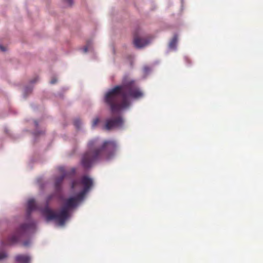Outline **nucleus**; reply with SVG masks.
<instances>
[{
	"instance_id": "obj_1",
	"label": "nucleus",
	"mask_w": 263,
	"mask_h": 263,
	"mask_svg": "<svg viewBox=\"0 0 263 263\" xmlns=\"http://www.w3.org/2000/svg\"><path fill=\"white\" fill-rule=\"evenodd\" d=\"M143 96V92L135 81L124 80L121 85L116 86L106 93L104 101L114 114L129 107L131 103L130 98L139 99Z\"/></svg>"
},
{
	"instance_id": "obj_2",
	"label": "nucleus",
	"mask_w": 263,
	"mask_h": 263,
	"mask_svg": "<svg viewBox=\"0 0 263 263\" xmlns=\"http://www.w3.org/2000/svg\"><path fill=\"white\" fill-rule=\"evenodd\" d=\"M117 147L115 141H105L100 148L88 151L83 155L81 160L82 166L88 168L96 161L103 158H109L116 151Z\"/></svg>"
},
{
	"instance_id": "obj_3",
	"label": "nucleus",
	"mask_w": 263,
	"mask_h": 263,
	"mask_svg": "<svg viewBox=\"0 0 263 263\" xmlns=\"http://www.w3.org/2000/svg\"><path fill=\"white\" fill-rule=\"evenodd\" d=\"M84 197H80L79 193L76 196L65 199L64 206L61 208L59 213H56L47 205L42 210V214L45 216L47 221L55 220L59 225L63 226L69 217V210L76 208Z\"/></svg>"
},
{
	"instance_id": "obj_4",
	"label": "nucleus",
	"mask_w": 263,
	"mask_h": 263,
	"mask_svg": "<svg viewBox=\"0 0 263 263\" xmlns=\"http://www.w3.org/2000/svg\"><path fill=\"white\" fill-rule=\"evenodd\" d=\"M35 229V224L31 221L28 223H24L15 231V233L9 237L8 240L6 242H3L4 245H10L17 242L18 240L25 233L34 231Z\"/></svg>"
},
{
	"instance_id": "obj_5",
	"label": "nucleus",
	"mask_w": 263,
	"mask_h": 263,
	"mask_svg": "<svg viewBox=\"0 0 263 263\" xmlns=\"http://www.w3.org/2000/svg\"><path fill=\"white\" fill-rule=\"evenodd\" d=\"M92 184L93 182L91 178L87 176H84L82 177L81 181L75 180L72 181L71 189L73 190H77L80 189L81 186L83 185V189L79 193L80 197H84L92 185Z\"/></svg>"
},
{
	"instance_id": "obj_6",
	"label": "nucleus",
	"mask_w": 263,
	"mask_h": 263,
	"mask_svg": "<svg viewBox=\"0 0 263 263\" xmlns=\"http://www.w3.org/2000/svg\"><path fill=\"white\" fill-rule=\"evenodd\" d=\"M123 123L124 120L121 116L112 117L106 120L105 128L106 130H110L114 128L121 127Z\"/></svg>"
},
{
	"instance_id": "obj_7",
	"label": "nucleus",
	"mask_w": 263,
	"mask_h": 263,
	"mask_svg": "<svg viewBox=\"0 0 263 263\" xmlns=\"http://www.w3.org/2000/svg\"><path fill=\"white\" fill-rule=\"evenodd\" d=\"M60 171L62 173V175L57 177L55 181V188L57 191L60 192L61 190V184L63 182L64 179L67 176V174L64 171V168L63 167H61L59 168Z\"/></svg>"
},
{
	"instance_id": "obj_8",
	"label": "nucleus",
	"mask_w": 263,
	"mask_h": 263,
	"mask_svg": "<svg viewBox=\"0 0 263 263\" xmlns=\"http://www.w3.org/2000/svg\"><path fill=\"white\" fill-rule=\"evenodd\" d=\"M134 44L137 48H142L147 45L149 41L144 38H140L135 36L134 39Z\"/></svg>"
},
{
	"instance_id": "obj_9",
	"label": "nucleus",
	"mask_w": 263,
	"mask_h": 263,
	"mask_svg": "<svg viewBox=\"0 0 263 263\" xmlns=\"http://www.w3.org/2000/svg\"><path fill=\"white\" fill-rule=\"evenodd\" d=\"M30 260L29 256L25 255H18L15 256V260L19 263H28Z\"/></svg>"
},
{
	"instance_id": "obj_10",
	"label": "nucleus",
	"mask_w": 263,
	"mask_h": 263,
	"mask_svg": "<svg viewBox=\"0 0 263 263\" xmlns=\"http://www.w3.org/2000/svg\"><path fill=\"white\" fill-rule=\"evenodd\" d=\"M36 209L35 201L33 199H29L27 202V213L30 214L31 212Z\"/></svg>"
},
{
	"instance_id": "obj_11",
	"label": "nucleus",
	"mask_w": 263,
	"mask_h": 263,
	"mask_svg": "<svg viewBox=\"0 0 263 263\" xmlns=\"http://www.w3.org/2000/svg\"><path fill=\"white\" fill-rule=\"evenodd\" d=\"M178 41V36L177 35H174L172 40L170 43L169 47L170 48L174 49L176 48V44Z\"/></svg>"
},
{
	"instance_id": "obj_12",
	"label": "nucleus",
	"mask_w": 263,
	"mask_h": 263,
	"mask_svg": "<svg viewBox=\"0 0 263 263\" xmlns=\"http://www.w3.org/2000/svg\"><path fill=\"white\" fill-rule=\"evenodd\" d=\"M97 143V140L94 139L89 142L88 146L89 148H91L93 146L96 145Z\"/></svg>"
},
{
	"instance_id": "obj_13",
	"label": "nucleus",
	"mask_w": 263,
	"mask_h": 263,
	"mask_svg": "<svg viewBox=\"0 0 263 263\" xmlns=\"http://www.w3.org/2000/svg\"><path fill=\"white\" fill-rule=\"evenodd\" d=\"M7 257V253L5 251H0V260Z\"/></svg>"
},
{
	"instance_id": "obj_14",
	"label": "nucleus",
	"mask_w": 263,
	"mask_h": 263,
	"mask_svg": "<svg viewBox=\"0 0 263 263\" xmlns=\"http://www.w3.org/2000/svg\"><path fill=\"white\" fill-rule=\"evenodd\" d=\"M100 120L98 118H96L93 119L92 123V126L93 127H95L99 122Z\"/></svg>"
},
{
	"instance_id": "obj_15",
	"label": "nucleus",
	"mask_w": 263,
	"mask_h": 263,
	"mask_svg": "<svg viewBox=\"0 0 263 263\" xmlns=\"http://www.w3.org/2000/svg\"><path fill=\"white\" fill-rule=\"evenodd\" d=\"M74 125L77 127L79 128L81 125V121L79 120H76L74 122Z\"/></svg>"
},
{
	"instance_id": "obj_16",
	"label": "nucleus",
	"mask_w": 263,
	"mask_h": 263,
	"mask_svg": "<svg viewBox=\"0 0 263 263\" xmlns=\"http://www.w3.org/2000/svg\"><path fill=\"white\" fill-rule=\"evenodd\" d=\"M53 197V195H50L48 196V197L47 198V201H46L47 204H48L49 201L52 199Z\"/></svg>"
},
{
	"instance_id": "obj_17",
	"label": "nucleus",
	"mask_w": 263,
	"mask_h": 263,
	"mask_svg": "<svg viewBox=\"0 0 263 263\" xmlns=\"http://www.w3.org/2000/svg\"><path fill=\"white\" fill-rule=\"evenodd\" d=\"M30 243H31L30 240H28L24 241L23 244L24 246L27 247V246H29Z\"/></svg>"
},
{
	"instance_id": "obj_18",
	"label": "nucleus",
	"mask_w": 263,
	"mask_h": 263,
	"mask_svg": "<svg viewBox=\"0 0 263 263\" xmlns=\"http://www.w3.org/2000/svg\"><path fill=\"white\" fill-rule=\"evenodd\" d=\"M57 82V79L55 78H52L50 81V83L52 84H54L56 83Z\"/></svg>"
},
{
	"instance_id": "obj_19",
	"label": "nucleus",
	"mask_w": 263,
	"mask_h": 263,
	"mask_svg": "<svg viewBox=\"0 0 263 263\" xmlns=\"http://www.w3.org/2000/svg\"><path fill=\"white\" fill-rule=\"evenodd\" d=\"M67 3L68 5L69 6H71L73 2H72V0H64Z\"/></svg>"
},
{
	"instance_id": "obj_20",
	"label": "nucleus",
	"mask_w": 263,
	"mask_h": 263,
	"mask_svg": "<svg viewBox=\"0 0 263 263\" xmlns=\"http://www.w3.org/2000/svg\"><path fill=\"white\" fill-rule=\"evenodd\" d=\"M0 50L2 51H5L6 50L5 47H4V46H3L2 45H0Z\"/></svg>"
},
{
	"instance_id": "obj_21",
	"label": "nucleus",
	"mask_w": 263,
	"mask_h": 263,
	"mask_svg": "<svg viewBox=\"0 0 263 263\" xmlns=\"http://www.w3.org/2000/svg\"><path fill=\"white\" fill-rule=\"evenodd\" d=\"M144 70L145 72H147L150 70V69L148 67L145 66L144 67Z\"/></svg>"
},
{
	"instance_id": "obj_22",
	"label": "nucleus",
	"mask_w": 263,
	"mask_h": 263,
	"mask_svg": "<svg viewBox=\"0 0 263 263\" xmlns=\"http://www.w3.org/2000/svg\"><path fill=\"white\" fill-rule=\"evenodd\" d=\"M83 50H84V52L85 53L87 52L88 51V47L87 46H85L84 48H83Z\"/></svg>"
},
{
	"instance_id": "obj_23",
	"label": "nucleus",
	"mask_w": 263,
	"mask_h": 263,
	"mask_svg": "<svg viewBox=\"0 0 263 263\" xmlns=\"http://www.w3.org/2000/svg\"><path fill=\"white\" fill-rule=\"evenodd\" d=\"M75 169L74 168H73L72 169V173L74 174L75 173Z\"/></svg>"
}]
</instances>
